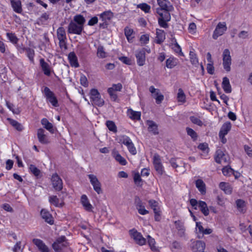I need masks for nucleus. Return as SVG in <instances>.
<instances>
[{
    "label": "nucleus",
    "instance_id": "obj_32",
    "mask_svg": "<svg viewBox=\"0 0 252 252\" xmlns=\"http://www.w3.org/2000/svg\"><path fill=\"white\" fill-rule=\"evenodd\" d=\"M219 187L226 194H230L232 192V188L229 183L221 182L219 185Z\"/></svg>",
    "mask_w": 252,
    "mask_h": 252
},
{
    "label": "nucleus",
    "instance_id": "obj_41",
    "mask_svg": "<svg viewBox=\"0 0 252 252\" xmlns=\"http://www.w3.org/2000/svg\"><path fill=\"white\" fill-rule=\"evenodd\" d=\"M99 16L103 21L106 22L113 17V13L110 11H106L101 13Z\"/></svg>",
    "mask_w": 252,
    "mask_h": 252
},
{
    "label": "nucleus",
    "instance_id": "obj_26",
    "mask_svg": "<svg viewBox=\"0 0 252 252\" xmlns=\"http://www.w3.org/2000/svg\"><path fill=\"white\" fill-rule=\"evenodd\" d=\"M222 88L226 93H230L232 91L231 86L229 79L224 77L222 79Z\"/></svg>",
    "mask_w": 252,
    "mask_h": 252
},
{
    "label": "nucleus",
    "instance_id": "obj_13",
    "mask_svg": "<svg viewBox=\"0 0 252 252\" xmlns=\"http://www.w3.org/2000/svg\"><path fill=\"white\" fill-rule=\"evenodd\" d=\"M137 63L139 66H143L145 64L146 61L145 49L142 48L137 50L135 53Z\"/></svg>",
    "mask_w": 252,
    "mask_h": 252
},
{
    "label": "nucleus",
    "instance_id": "obj_23",
    "mask_svg": "<svg viewBox=\"0 0 252 252\" xmlns=\"http://www.w3.org/2000/svg\"><path fill=\"white\" fill-rule=\"evenodd\" d=\"M49 201L51 205L58 207H62L63 204V201L55 195L50 196L49 197Z\"/></svg>",
    "mask_w": 252,
    "mask_h": 252
},
{
    "label": "nucleus",
    "instance_id": "obj_46",
    "mask_svg": "<svg viewBox=\"0 0 252 252\" xmlns=\"http://www.w3.org/2000/svg\"><path fill=\"white\" fill-rule=\"evenodd\" d=\"M7 120L8 122L17 130L20 131L23 129L22 125L15 120L11 119L10 118H7Z\"/></svg>",
    "mask_w": 252,
    "mask_h": 252
},
{
    "label": "nucleus",
    "instance_id": "obj_34",
    "mask_svg": "<svg viewBox=\"0 0 252 252\" xmlns=\"http://www.w3.org/2000/svg\"><path fill=\"white\" fill-rule=\"evenodd\" d=\"M195 186L201 194H205L206 192V186L204 182L201 179H198L195 182Z\"/></svg>",
    "mask_w": 252,
    "mask_h": 252
},
{
    "label": "nucleus",
    "instance_id": "obj_64",
    "mask_svg": "<svg viewBox=\"0 0 252 252\" xmlns=\"http://www.w3.org/2000/svg\"><path fill=\"white\" fill-rule=\"evenodd\" d=\"M244 149L247 154L250 156H252V147L248 145L244 146Z\"/></svg>",
    "mask_w": 252,
    "mask_h": 252
},
{
    "label": "nucleus",
    "instance_id": "obj_48",
    "mask_svg": "<svg viewBox=\"0 0 252 252\" xmlns=\"http://www.w3.org/2000/svg\"><path fill=\"white\" fill-rule=\"evenodd\" d=\"M137 8L141 9L146 13H148L151 11V6L146 3H142L137 5Z\"/></svg>",
    "mask_w": 252,
    "mask_h": 252
},
{
    "label": "nucleus",
    "instance_id": "obj_4",
    "mask_svg": "<svg viewBox=\"0 0 252 252\" xmlns=\"http://www.w3.org/2000/svg\"><path fill=\"white\" fill-rule=\"evenodd\" d=\"M118 141L121 144L126 145L129 152L132 155L136 154V150L130 138L126 135H121L118 138Z\"/></svg>",
    "mask_w": 252,
    "mask_h": 252
},
{
    "label": "nucleus",
    "instance_id": "obj_5",
    "mask_svg": "<svg viewBox=\"0 0 252 252\" xmlns=\"http://www.w3.org/2000/svg\"><path fill=\"white\" fill-rule=\"evenodd\" d=\"M222 57L223 67L226 72H228L231 70L232 64V59L229 50L227 49H225L222 53Z\"/></svg>",
    "mask_w": 252,
    "mask_h": 252
},
{
    "label": "nucleus",
    "instance_id": "obj_43",
    "mask_svg": "<svg viewBox=\"0 0 252 252\" xmlns=\"http://www.w3.org/2000/svg\"><path fill=\"white\" fill-rule=\"evenodd\" d=\"M203 227L202 225L201 222H196V227L195 231L197 235V237L200 238L201 237L200 236V234L202 235V236H203V232L204 231Z\"/></svg>",
    "mask_w": 252,
    "mask_h": 252
},
{
    "label": "nucleus",
    "instance_id": "obj_9",
    "mask_svg": "<svg viewBox=\"0 0 252 252\" xmlns=\"http://www.w3.org/2000/svg\"><path fill=\"white\" fill-rule=\"evenodd\" d=\"M216 161L220 164H227L229 161L228 155L220 149L216 151L215 156Z\"/></svg>",
    "mask_w": 252,
    "mask_h": 252
},
{
    "label": "nucleus",
    "instance_id": "obj_33",
    "mask_svg": "<svg viewBox=\"0 0 252 252\" xmlns=\"http://www.w3.org/2000/svg\"><path fill=\"white\" fill-rule=\"evenodd\" d=\"M41 123L43 127L52 133L54 132L53 125L46 118H43L41 121Z\"/></svg>",
    "mask_w": 252,
    "mask_h": 252
},
{
    "label": "nucleus",
    "instance_id": "obj_3",
    "mask_svg": "<svg viewBox=\"0 0 252 252\" xmlns=\"http://www.w3.org/2000/svg\"><path fill=\"white\" fill-rule=\"evenodd\" d=\"M47 102H50L54 107L59 106L58 99L54 93L47 87H45L42 91Z\"/></svg>",
    "mask_w": 252,
    "mask_h": 252
},
{
    "label": "nucleus",
    "instance_id": "obj_11",
    "mask_svg": "<svg viewBox=\"0 0 252 252\" xmlns=\"http://www.w3.org/2000/svg\"><path fill=\"white\" fill-rule=\"evenodd\" d=\"M51 182L54 189L56 190H61L63 188V182L57 173L53 174L51 178Z\"/></svg>",
    "mask_w": 252,
    "mask_h": 252
},
{
    "label": "nucleus",
    "instance_id": "obj_40",
    "mask_svg": "<svg viewBox=\"0 0 252 252\" xmlns=\"http://www.w3.org/2000/svg\"><path fill=\"white\" fill-rule=\"evenodd\" d=\"M125 34L129 42H132L134 38L133 30L126 27L125 29Z\"/></svg>",
    "mask_w": 252,
    "mask_h": 252
},
{
    "label": "nucleus",
    "instance_id": "obj_28",
    "mask_svg": "<svg viewBox=\"0 0 252 252\" xmlns=\"http://www.w3.org/2000/svg\"><path fill=\"white\" fill-rule=\"evenodd\" d=\"M112 155L115 160L120 164L122 165H125L126 164L127 162L126 160L121 156L118 151L115 150L113 151Z\"/></svg>",
    "mask_w": 252,
    "mask_h": 252
},
{
    "label": "nucleus",
    "instance_id": "obj_56",
    "mask_svg": "<svg viewBox=\"0 0 252 252\" xmlns=\"http://www.w3.org/2000/svg\"><path fill=\"white\" fill-rule=\"evenodd\" d=\"M148 202L149 205L153 209L154 211H156V210L159 209L158 203L155 200H150Z\"/></svg>",
    "mask_w": 252,
    "mask_h": 252
},
{
    "label": "nucleus",
    "instance_id": "obj_29",
    "mask_svg": "<svg viewBox=\"0 0 252 252\" xmlns=\"http://www.w3.org/2000/svg\"><path fill=\"white\" fill-rule=\"evenodd\" d=\"M11 4L13 10L18 13L22 11L21 2L19 0H11Z\"/></svg>",
    "mask_w": 252,
    "mask_h": 252
},
{
    "label": "nucleus",
    "instance_id": "obj_37",
    "mask_svg": "<svg viewBox=\"0 0 252 252\" xmlns=\"http://www.w3.org/2000/svg\"><path fill=\"white\" fill-rule=\"evenodd\" d=\"M177 99L178 102L183 104L186 101V95L183 90L180 88L177 94Z\"/></svg>",
    "mask_w": 252,
    "mask_h": 252
},
{
    "label": "nucleus",
    "instance_id": "obj_18",
    "mask_svg": "<svg viewBox=\"0 0 252 252\" xmlns=\"http://www.w3.org/2000/svg\"><path fill=\"white\" fill-rule=\"evenodd\" d=\"M171 47L172 50L175 53L178 54L181 56H184V53L182 51L181 46L177 43L176 39L175 38L171 39Z\"/></svg>",
    "mask_w": 252,
    "mask_h": 252
},
{
    "label": "nucleus",
    "instance_id": "obj_19",
    "mask_svg": "<svg viewBox=\"0 0 252 252\" xmlns=\"http://www.w3.org/2000/svg\"><path fill=\"white\" fill-rule=\"evenodd\" d=\"M81 202L85 210L88 212L92 211L93 206L86 195H82Z\"/></svg>",
    "mask_w": 252,
    "mask_h": 252
},
{
    "label": "nucleus",
    "instance_id": "obj_51",
    "mask_svg": "<svg viewBox=\"0 0 252 252\" xmlns=\"http://www.w3.org/2000/svg\"><path fill=\"white\" fill-rule=\"evenodd\" d=\"M31 172L34 176L38 177L40 174V171L35 165L31 164L29 167Z\"/></svg>",
    "mask_w": 252,
    "mask_h": 252
},
{
    "label": "nucleus",
    "instance_id": "obj_16",
    "mask_svg": "<svg viewBox=\"0 0 252 252\" xmlns=\"http://www.w3.org/2000/svg\"><path fill=\"white\" fill-rule=\"evenodd\" d=\"M37 137L39 141L44 144H48L50 140L47 135L45 133V130L42 128H39L37 130Z\"/></svg>",
    "mask_w": 252,
    "mask_h": 252
},
{
    "label": "nucleus",
    "instance_id": "obj_54",
    "mask_svg": "<svg viewBox=\"0 0 252 252\" xmlns=\"http://www.w3.org/2000/svg\"><path fill=\"white\" fill-rule=\"evenodd\" d=\"M222 172L224 176H230L234 174L233 170L230 167L225 166L222 169Z\"/></svg>",
    "mask_w": 252,
    "mask_h": 252
},
{
    "label": "nucleus",
    "instance_id": "obj_57",
    "mask_svg": "<svg viewBox=\"0 0 252 252\" xmlns=\"http://www.w3.org/2000/svg\"><path fill=\"white\" fill-rule=\"evenodd\" d=\"M27 56L30 60L33 63L34 60V51L33 50L28 48L26 50Z\"/></svg>",
    "mask_w": 252,
    "mask_h": 252
},
{
    "label": "nucleus",
    "instance_id": "obj_14",
    "mask_svg": "<svg viewBox=\"0 0 252 252\" xmlns=\"http://www.w3.org/2000/svg\"><path fill=\"white\" fill-rule=\"evenodd\" d=\"M153 163L156 171L159 174H162L163 172V166L161 162L160 158L158 155L155 154L154 155Z\"/></svg>",
    "mask_w": 252,
    "mask_h": 252
},
{
    "label": "nucleus",
    "instance_id": "obj_44",
    "mask_svg": "<svg viewBox=\"0 0 252 252\" xmlns=\"http://www.w3.org/2000/svg\"><path fill=\"white\" fill-rule=\"evenodd\" d=\"M189 58L192 64L196 66L198 64V59L194 51H190Z\"/></svg>",
    "mask_w": 252,
    "mask_h": 252
},
{
    "label": "nucleus",
    "instance_id": "obj_45",
    "mask_svg": "<svg viewBox=\"0 0 252 252\" xmlns=\"http://www.w3.org/2000/svg\"><path fill=\"white\" fill-rule=\"evenodd\" d=\"M97 56L99 58H104L107 57V54L105 51L103 46H99L97 49Z\"/></svg>",
    "mask_w": 252,
    "mask_h": 252
},
{
    "label": "nucleus",
    "instance_id": "obj_21",
    "mask_svg": "<svg viewBox=\"0 0 252 252\" xmlns=\"http://www.w3.org/2000/svg\"><path fill=\"white\" fill-rule=\"evenodd\" d=\"M32 241L33 244L38 248L39 251L41 252H48V248L42 240L38 239H34Z\"/></svg>",
    "mask_w": 252,
    "mask_h": 252
},
{
    "label": "nucleus",
    "instance_id": "obj_42",
    "mask_svg": "<svg viewBox=\"0 0 252 252\" xmlns=\"http://www.w3.org/2000/svg\"><path fill=\"white\" fill-rule=\"evenodd\" d=\"M57 37L59 40L66 39V36L65 29L61 27L58 29Z\"/></svg>",
    "mask_w": 252,
    "mask_h": 252
},
{
    "label": "nucleus",
    "instance_id": "obj_15",
    "mask_svg": "<svg viewBox=\"0 0 252 252\" xmlns=\"http://www.w3.org/2000/svg\"><path fill=\"white\" fill-rule=\"evenodd\" d=\"M192 250L198 252H204L205 248V244L200 240L193 241L191 243Z\"/></svg>",
    "mask_w": 252,
    "mask_h": 252
},
{
    "label": "nucleus",
    "instance_id": "obj_53",
    "mask_svg": "<svg viewBox=\"0 0 252 252\" xmlns=\"http://www.w3.org/2000/svg\"><path fill=\"white\" fill-rule=\"evenodd\" d=\"M198 148L204 152V156H203L202 154V156H203L204 158H205L209 151L207 144L206 143L200 144L198 146Z\"/></svg>",
    "mask_w": 252,
    "mask_h": 252
},
{
    "label": "nucleus",
    "instance_id": "obj_52",
    "mask_svg": "<svg viewBox=\"0 0 252 252\" xmlns=\"http://www.w3.org/2000/svg\"><path fill=\"white\" fill-rule=\"evenodd\" d=\"M106 125L108 128L111 131L114 132H117V127L115 123L111 121H108L106 123Z\"/></svg>",
    "mask_w": 252,
    "mask_h": 252
},
{
    "label": "nucleus",
    "instance_id": "obj_6",
    "mask_svg": "<svg viewBox=\"0 0 252 252\" xmlns=\"http://www.w3.org/2000/svg\"><path fill=\"white\" fill-rule=\"evenodd\" d=\"M90 182L93 187L94 189L99 194L102 192L101 189V184L98 180L97 177L94 174L88 175Z\"/></svg>",
    "mask_w": 252,
    "mask_h": 252
},
{
    "label": "nucleus",
    "instance_id": "obj_31",
    "mask_svg": "<svg viewBox=\"0 0 252 252\" xmlns=\"http://www.w3.org/2000/svg\"><path fill=\"white\" fill-rule=\"evenodd\" d=\"M40 64L44 73L47 76H50L51 74V68L49 65L45 62L43 59L40 60Z\"/></svg>",
    "mask_w": 252,
    "mask_h": 252
},
{
    "label": "nucleus",
    "instance_id": "obj_24",
    "mask_svg": "<svg viewBox=\"0 0 252 252\" xmlns=\"http://www.w3.org/2000/svg\"><path fill=\"white\" fill-rule=\"evenodd\" d=\"M127 115L132 120H139L141 118V112L134 111L132 109H128L127 110Z\"/></svg>",
    "mask_w": 252,
    "mask_h": 252
},
{
    "label": "nucleus",
    "instance_id": "obj_20",
    "mask_svg": "<svg viewBox=\"0 0 252 252\" xmlns=\"http://www.w3.org/2000/svg\"><path fill=\"white\" fill-rule=\"evenodd\" d=\"M68 60L72 67L77 68L79 66L77 57L73 52H70L68 54Z\"/></svg>",
    "mask_w": 252,
    "mask_h": 252
},
{
    "label": "nucleus",
    "instance_id": "obj_1",
    "mask_svg": "<svg viewBox=\"0 0 252 252\" xmlns=\"http://www.w3.org/2000/svg\"><path fill=\"white\" fill-rule=\"evenodd\" d=\"M85 21V19L82 15L80 14L75 15L73 17V21H71L68 26V32L71 34H81L84 29Z\"/></svg>",
    "mask_w": 252,
    "mask_h": 252
},
{
    "label": "nucleus",
    "instance_id": "obj_47",
    "mask_svg": "<svg viewBox=\"0 0 252 252\" xmlns=\"http://www.w3.org/2000/svg\"><path fill=\"white\" fill-rule=\"evenodd\" d=\"M6 36L9 41L13 44H17L18 42L19 39L14 33L7 32L6 33Z\"/></svg>",
    "mask_w": 252,
    "mask_h": 252
},
{
    "label": "nucleus",
    "instance_id": "obj_30",
    "mask_svg": "<svg viewBox=\"0 0 252 252\" xmlns=\"http://www.w3.org/2000/svg\"><path fill=\"white\" fill-rule=\"evenodd\" d=\"M136 208L138 213L142 215H145L149 213V211L145 209L144 204L140 200L136 202Z\"/></svg>",
    "mask_w": 252,
    "mask_h": 252
},
{
    "label": "nucleus",
    "instance_id": "obj_49",
    "mask_svg": "<svg viewBox=\"0 0 252 252\" xmlns=\"http://www.w3.org/2000/svg\"><path fill=\"white\" fill-rule=\"evenodd\" d=\"M122 88V85L120 83L114 84L110 88L108 89V93H111V92L115 93L116 91H120Z\"/></svg>",
    "mask_w": 252,
    "mask_h": 252
},
{
    "label": "nucleus",
    "instance_id": "obj_50",
    "mask_svg": "<svg viewBox=\"0 0 252 252\" xmlns=\"http://www.w3.org/2000/svg\"><path fill=\"white\" fill-rule=\"evenodd\" d=\"M236 205L237 207V209H238L239 211H240L241 213H243L244 211L245 210V202L243 201L242 200H237L236 201Z\"/></svg>",
    "mask_w": 252,
    "mask_h": 252
},
{
    "label": "nucleus",
    "instance_id": "obj_63",
    "mask_svg": "<svg viewBox=\"0 0 252 252\" xmlns=\"http://www.w3.org/2000/svg\"><path fill=\"white\" fill-rule=\"evenodd\" d=\"M207 70L208 73L213 74L214 73V67L213 63H208L207 66Z\"/></svg>",
    "mask_w": 252,
    "mask_h": 252
},
{
    "label": "nucleus",
    "instance_id": "obj_59",
    "mask_svg": "<svg viewBox=\"0 0 252 252\" xmlns=\"http://www.w3.org/2000/svg\"><path fill=\"white\" fill-rule=\"evenodd\" d=\"M187 132L189 135L192 139L196 140L197 137L196 133L192 129L188 127L187 128Z\"/></svg>",
    "mask_w": 252,
    "mask_h": 252
},
{
    "label": "nucleus",
    "instance_id": "obj_8",
    "mask_svg": "<svg viewBox=\"0 0 252 252\" xmlns=\"http://www.w3.org/2000/svg\"><path fill=\"white\" fill-rule=\"evenodd\" d=\"M149 92L151 94L152 97L154 98L157 104H160L164 99V95L161 94L160 90L156 89L153 86L149 88Z\"/></svg>",
    "mask_w": 252,
    "mask_h": 252
},
{
    "label": "nucleus",
    "instance_id": "obj_60",
    "mask_svg": "<svg viewBox=\"0 0 252 252\" xmlns=\"http://www.w3.org/2000/svg\"><path fill=\"white\" fill-rule=\"evenodd\" d=\"M148 243H149L150 247H151L152 251H156L157 249H156V247L155 246V240L153 238H152L150 236H148Z\"/></svg>",
    "mask_w": 252,
    "mask_h": 252
},
{
    "label": "nucleus",
    "instance_id": "obj_62",
    "mask_svg": "<svg viewBox=\"0 0 252 252\" xmlns=\"http://www.w3.org/2000/svg\"><path fill=\"white\" fill-rule=\"evenodd\" d=\"M196 30V26L194 23H191L189 24L188 30L189 33L193 34L195 33Z\"/></svg>",
    "mask_w": 252,
    "mask_h": 252
},
{
    "label": "nucleus",
    "instance_id": "obj_7",
    "mask_svg": "<svg viewBox=\"0 0 252 252\" xmlns=\"http://www.w3.org/2000/svg\"><path fill=\"white\" fill-rule=\"evenodd\" d=\"M227 30V26L225 22H219L212 35V37L214 39H217L219 36L223 35Z\"/></svg>",
    "mask_w": 252,
    "mask_h": 252
},
{
    "label": "nucleus",
    "instance_id": "obj_25",
    "mask_svg": "<svg viewBox=\"0 0 252 252\" xmlns=\"http://www.w3.org/2000/svg\"><path fill=\"white\" fill-rule=\"evenodd\" d=\"M157 13L159 16L158 19H165L167 21H170L171 17L169 13V11L162 10V9H157Z\"/></svg>",
    "mask_w": 252,
    "mask_h": 252
},
{
    "label": "nucleus",
    "instance_id": "obj_55",
    "mask_svg": "<svg viewBox=\"0 0 252 252\" xmlns=\"http://www.w3.org/2000/svg\"><path fill=\"white\" fill-rule=\"evenodd\" d=\"M190 120L194 124L197 125L199 126L203 125V122L200 120L199 117L195 116L190 117Z\"/></svg>",
    "mask_w": 252,
    "mask_h": 252
},
{
    "label": "nucleus",
    "instance_id": "obj_36",
    "mask_svg": "<svg viewBox=\"0 0 252 252\" xmlns=\"http://www.w3.org/2000/svg\"><path fill=\"white\" fill-rule=\"evenodd\" d=\"M231 128V124L229 122L225 123L221 126L219 134L226 135Z\"/></svg>",
    "mask_w": 252,
    "mask_h": 252
},
{
    "label": "nucleus",
    "instance_id": "obj_2",
    "mask_svg": "<svg viewBox=\"0 0 252 252\" xmlns=\"http://www.w3.org/2000/svg\"><path fill=\"white\" fill-rule=\"evenodd\" d=\"M89 95L93 105L101 107L104 105V101L101 98L100 94L97 90L95 89H91Z\"/></svg>",
    "mask_w": 252,
    "mask_h": 252
},
{
    "label": "nucleus",
    "instance_id": "obj_27",
    "mask_svg": "<svg viewBox=\"0 0 252 252\" xmlns=\"http://www.w3.org/2000/svg\"><path fill=\"white\" fill-rule=\"evenodd\" d=\"M178 59L173 56H171L166 61V66L168 68H173L178 64Z\"/></svg>",
    "mask_w": 252,
    "mask_h": 252
},
{
    "label": "nucleus",
    "instance_id": "obj_58",
    "mask_svg": "<svg viewBox=\"0 0 252 252\" xmlns=\"http://www.w3.org/2000/svg\"><path fill=\"white\" fill-rule=\"evenodd\" d=\"M133 179H134V183L136 185H137V186H141L142 180L141 179V177H140V174H139V173L137 172V173H134V176H133Z\"/></svg>",
    "mask_w": 252,
    "mask_h": 252
},
{
    "label": "nucleus",
    "instance_id": "obj_38",
    "mask_svg": "<svg viewBox=\"0 0 252 252\" xmlns=\"http://www.w3.org/2000/svg\"><path fill=\"white\" fill-rule=\"evenodd\" d=\"M156 34L157 43L160 44L164 41L165 38V32L163 30L157 29Z\"/></svg>",
    "mask_w": 252,
    "mask_h": 252
},
{
    "label": "nucleus",
    "instance_id": "obj_12",
    "mask_svg": "<svg viewBox=\"0 0 252 252\" xmlns=\"http://www.w3.org/2000/svg\"><path fill=\"white\" fill-rule=\"evenodd\" d=\"M68 242L64 236H61L58 238L56 242L53 244V248L55 251L61 250L63 247H66Z\"/></svg>",
    "mask_w": 252,
    "mask_h": 252
},
{
    "label": "nucleus",
    "instance_id": "obj_17",
    "mask_svg": "<svg viewBox=\"0 0 252 252\" xmlns=\"http://www.w3.org/2000/svg\"><path fill=\"white\" fill-rule=\"evenodd\" d=\"M158 4L159 8L157 9H162V10L171 11L173 7L170 2L167 0H158Z\"/></svg>",
    "mask_w": 252,
    "mask_h": 252
},
{
    "label": "nucleus",
    "instance_id": "obj_61",
    "mask_svg": "<svg viewBox=\"0 0 252 252\" xmlns=\"http://www.w3.org/2000/svg\"><path fill=\"white\" fill-rule=\"evenodd\" d=\"M140 41L142 44H146L149 41V35L147 34L142 35L140 38Z\"/></svg>",
    "mask_w": 252,
    "mask_h": 252
},
{
    "label": "nucleus",
    "instance_id": "obj_10",
    "mask_svg": "<svg viewBox=\"0 0 252 252\" xmlns=\"http://www.w3.org/2000/svg\"><path fill=\"white\" fill-rule=\"evenodd\" d=\"M129 234L136 243L143 245L146 243V239L142 236L141 234L134 229L129 231Z\"/></svg>",
    "mask_w": 252,
    "mask_h": 252
},
{
    "label": "nucleus",
    "instance_id": "obj_35",
    "mask_svg": "<svg viewBox=\"0 0 252 252\" xmlns=\"http://www.w3.org/2000/svg\"><path fill=\"white\" fill-rule=\"evenodd\" d=\"M198 207L204 216H207L209 214V210L205 202L198 201Z\"/></svg>",
    "mask_w": 252,
    "mask_h": 252
},
{
    "label": "nucleus",
    "instance_id": "obj_22",
    "mask_svg": "<svg viewBox=\"0 0 252 252\" xmlns=\"http://www.w3.org/2000/svg\"><path fill=\"white\" fill-rule=\"evenodd\" d=\"M40 214L42 218L45 220V221L50 224H53V218L48 211L45 209H42L41 211Z\"/></svg>",
    "mask_w": 252,
    "mask_h": 252
},
{
    "label": "nucleus",
    "instance_id": "obj_39",
    "mask_svg": "<svg viewBox=\"0 0 252 252\" xmlns=\"http://www.w3.org/2000/svg\"><path fill=\"white\" fill-rule=\"evenodd\" d=\"M148 130L155 134L158 133V126L157 125L152 121H148L147 122Z\"/></svg>",
    "mask_w": 252,
    "mask_h": 252
}]
</instances>
